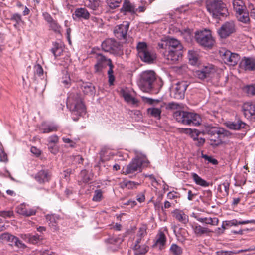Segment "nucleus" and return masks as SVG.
Returning a JSON list of instances; mask_svg holds the SVG:
<instances>
[{
	"label": "nucleus",
	"instance_id": "1",
	"mask_svg": "<svg viewBox=\"0 0 255 255\" xmlns=\"http://www.w3.org/2000/svg\"><path fill=\"white\" fill-rule=\"evenodd\" d=\"M137 84L142 91L157 94L163 86V82L160 78H156L154 71L147 70L141 73Z\"/></svg>",
	"mask_w": 255,
	"mask_h": 255
},
{
	"label": "nucleus",
	"instance_id": "2",
	"mask_svg": "<svg viewBox=\"0 0 255 255\" xmlns=\"http://www.w3.org/2000/svg\"><path fill=\"white\" fill-rule=\"evenodd\" d=\"M165 48L168 50V53L164 54V56L168 64H172L182 59L183 53V46L180 41L170 36L165 38Z\"/></svg>",
	"mask_w": 255,
	"mask_h": 255
},
{
	"label": "nucleus",
	"instance_id": "3",
	"mask_svg": "<svg viewBox=\"0 0 255 255\" xmlns=\"http://www.w3.org/2000/svg\"><path fill=\"white\" fill-rule=\"evenodd\" d=\"M203 135L207 134L209 136L210 145L218 146L223 143V140L225 137L231 135V133L222 128L207 126L202 130Z\"/></svg>",
	"mask_w": 255,
	"mask_h": 255
},
{
	"label": "nucleus",
	"instance_id": "4",
	"mask_svg": "<svg viewBox=\"0 0 255 255\" xmlns=\"http://www.w3.org/2000/svg\"><path fill=\"white\" fill-rule=\"evenodd\" d=\"M67 106L72 112V118L74 121H77L80 117L86 114V107L78 94H73L69 97Z\"/></svg>",
	"mask_w": 255,
	"mask_h": 255
},
{
	"label": "nucleus",
	"instance_id": "5",
	"mask_svg": "<svg viewBox=\"0 0 255 255\" xmlns=\"http://www.w3.org/2000/svg\"><path fill=\"white\" fill-rule=\"evenodd\" d=\"M207 10L215 19L227 17L229 13L226 5L223 0H207L206 1Z\"/></svg>",
	"mask_w": 255,
	"mask_h": 255
},
{
	"label": "nucleus",
	"instance_id": "6",
	"mask_svg": "<svg viewBox=\"0 0 255 255\" xmlns=\"http://www.w3.org/2000/svg\"><path fill=\"white\" fill-rule=\"evenodd\" d=\"M173 117L177 122L185 125L198 126L201 122V118L198 114L182 110L174 112Z\"/></svg>",
	"mask_w": 255,
	"mask_h": 255
},
{
	"label": "nucleus",
	"instance_id": "7",
	"mask_svg": "<svg viewBox=\"0 0 255 255\" xmlns=\"http://www.w3.org/2000/svg\"><path fill=\"white\" fill-rule=\"evenodd\" d=\"M101 46L104 51L116 56H120L123 54L122 45L114 39H106L102 43Z\"/></svg>",
	"mask_w": 255,
	"mask_h": 255
},
{
	"label": "nucleus",
	"instance_id": "8",
	"mask_svg": "<svg viewBox=\"0 0 255 255\" xmlns=\"http://www.w3.org/2000/svg\"><path fill=\"white\" fill-rule=\"evenodd\" d=\"M196 42L205 49H211L215 41L211 34L207 31H197L195 33Z\"/></svg>",
	"mask_w": 255,
	"mask_h": 255
},
{
	"label": "nucleus",
	"instance_id": "9",
	"mask_svg": "<svg viewBox=\"0 0 255 255\" xmlns=\"http://www.w3.org/2000/svg\"><path fill=\"white\" fill-rule=\"evenodd\" d=\"M145 163L148 164L149 162L147 160H145L141 157L137 156L132 159L125 168H123V173L125 175H128L141 172L142 170V165Z\"/></svg>",
	"mask_w": 255,
	"mask_h": 255
},
{
	"label": "nucleus",
	"instance_id": "10",
	"mask_svg": "<svg viewBox=\"0 0 255 255\" xmlns=\"http://www.w3.org/2000/svg\"><path fill=\"white\" fill-rule=\"evenodd\" d=\"M96 63L94 66V73L99 75L104 74V69L107 66H114L112 60L107 58L105 56L100 53H96Z\"/></svg>",
	"mask_w": 255,
	"mask_h": 255
},
{
	"label": "nucleus",
	"instance_id": "11",
	"mask_svg": "<svg viewBox=\"0 0 255 255\" xmlns=\"http://www.w3.org/2000/svg\"><path fill=\"white\" fill-rule=\"evenodd\" d=\"M124 241V237L121 235L109 236L104 239V243L106 244L109 251L116 252L121 248V245Z\"/></svg>",
	"mask_w": 255,
	"mask_h": 255
},
{
	"label": "nucleus",
	"instance_id": "12",
	"mask_svg": "<svg viewBox=\"0 0 255 255\" xmlns=\"http://www.w3.org/2000/svg\"><path fill=\"white\" fill-rule=\"evenodd\" d=\"M236 31V26L232 21H227L217 30L219 36L222 39H226Z\"/></svg>",
	"mask_w": 255,
	"mask_h": 255
},
{
	"label": "nucleus",
	"instance_id": "13",
	"mask_svg": "<svg viewBox=\"0 0 255 255\" xmlns=\"http://www.w3.org/2000/svg\"><path fill=\"white\" fill-rule=\"evenodd\" d=\"M129 27V22L125 21L123 24L117 25L114 30V34L119 40H127V32Z\"/></svg>",
	"mask_w": 255,
	"mask_h": 255
},
{
	"label": "nucleus",
	"instance_id": "14",
	"mask_svg": "<svg viewBox=\"0 0 255 255\" xmlns=\"http://www.w3.org/2000/svg\"><path fill=\"white\" fill-rule=\"evenodd\" d=\"M189 86L187 81H181L178 82L175 85L173 97L176 99H182L184 98L185 93Z\"/></svg>",
	"mask_w": 255,
	"mask_h": 255
},
{
	"label": "nucleus",
	"instance_id": "15",
	"mask_svg": "<svg viewBox=\"0 0 255 255\" xmlns=\"http://www.w3.org/2000/svg\"><path fill=\"white\" fill-rule=\"evenodd\" d=\"M240 68L246 71L255 70V58L253 57H244L240 62Z\"/></svg>",
	"mask_w": 255,
	"mask_h": 255
},
{
	"label": "nucleus",
	"instance_id": "16",
	"mask_svg": "<svg viewBox=\"0 0 255 255\" xmlns=\"http://www.w3.org/2000/svg\"><path fill=\"white\" fill-rule=\"evenodd\" d=\"M72 17L74 20H87L90 19V14L86 8L79 7L75 9Z\"/></svg>",
	"mask_w": 255,
	"mask_h": 255
},
{
	"label": "nucleus",
	"instance_id": "17",
	"mask_svg": "<svg viewBox=\"0 0 255 255\" xmlns=\"http://www.w3.org/2000/svg\"><path fill=\"white\" fill-rule=\"evenodd\" d=\"M138 56L143 62L148 64L154 63L157 59L156 54L149 49L143 52Z\"/></svg>",
	"mask_w": 255,
	"mask_h": 255
},
{
	"label": "nucleus",
	"instance_id": "18",
	"mask_svg": "<svg viewBox=\"0 0 255 255\" xmlns=\"http://www.w3.org/2000/svg\"><path fill=\"white\" fill-rule=\"evenodd\" d=\"M51 176L50 172L48 169H42L35 175V179L40 184H43L49 181Z\"/></svg>",
	"mask_w": 255,
	"mask_h": 255
},
{
	"label": "nucleus",
	"instance_id": "19",
	"mask_svg": "<svg viewBox=\"0 0 255 255\" xmlns=\"http://www.w3.org/2000/svg\"><path fill=\"white\" fill-rule=\"evenodd\" d=\"M16 212L25 217H29L35 215L36 210L34 208H27L24 203L21 204L16 207Z\"/></svg>",
	"mask_w": 255,
	"mask_h": 255
},
{
	"label": "nucleus",
	"instance_id": "20",
	"mask_svg": "<svg viewBox=\"0 0 255 255\" xmlns=\"http://www.w3.org/2000/svg\"><path fill=\"white\" fill-rule=\"evenodd\" d=\"M120 12L124 15H126L127 13H129L131 15L135 14L136 13L135 6L129 0H124Z\"/></svg>",
	"mask_w": 255,
	"mask_h": 255
},
{
	"label": "nucleus",
	"instance_id": "21",
	"mask_svg": "<svg viewBox=\"0 0 255 255\" xmlns=\"http://www.w3.org/2000/svg\"><path fill=\"white\" fill-rule=\"evenodd\" d=\"M46 219L52 230L54 231L59 230V221L61 219L59 215L56 214L47 215Z\"/></svg>",
	"mask_w": 255,
	"mask_h": 255
},
{
	"label": "nucleus",
	"instance_id": "22",
	"mask_svg": "<svg viewBox=\"0 0 255 255\" xmlns=\"http://www.w3.org/2000/svg\"><path fill=\"white\" fill-rule=\"evenodd\" d=\"M243 110L245 117H253L255 119V104L252 102H246L243 106Z\"/></svg>",
	"mask_w": 255,
	"mask_h": 255
},
{
	"label": "nucleus",
	"instance_id": "23",
	"mask_svg": "<svg viewBox=\"0 0 255 255\" xmlns=\"http://www.w3.org/2000/svg\"><path fill=\"white\" fill-rule=\"evenodd\" d=\"M226 126L230 129L240 130L242 128L247 129L248 126L244 122L238 119L234 122H228Z\"/></svg>",
	"mask_w": 255,
	"mask_h": 255
},
{
	"label": "nucleus",
	"instance_id": "24",
	"mask_svg": "<svg viewBox=\"0 0 255 255\" xmlns=\"http://www.w3.org/2000/svg\"><path fill=\"white\" fill-rule=\"evenodd\" d=\"M213 69L211 67H205L201 70L196 71V76L201 80H204L210 78Z\"/></svg>",
	"mask_w": 255,
	"mask_h": 255
},
{
	"label": "nucleus",
	"instance_id": "25",
	"mask_svg": "<svg viewBox=\"0 0 255 255\" xmlns=\"http://www.w3.org/2000/svg\"><path fill=\"white\" fill-rule=\"evenodd\" d=\"M167 241V238L165 234L162 231H159L156 236V240L154 244L152 245V248H155L157 245L159 246L160 250L164 249Z\"/></svg>",
	"mask_w": 255,
	"mask_h": 255
},
{
	"label": "nucleus",
	"instance_id": "26",
	"mask_svg": "<svg viewBox=\"0 0 255 255\" xmlns=\"http://www.w3.org/2000/svg\"><path fill=\"white\" fill-rule=\"evenodd\" d=\"M192 229L194 233L198 237L202 236L204 234L208 235L209 233L212 232L208 228L202 227L198 224L192 226Z\"/></svg>",
	"mask_w": 255,
	"mask_h": 255
},
{
	"label": "nucleus",
	"instance_id": "27",
	"mask_svg": "<svg viewBox=\"0 0 255 255\" xmlns=\"http://www.w3.org/2000/svg\"><path fill=\"white\" fill-rule=\"evenodd\" d=\"M227 58L225 59L224 62L225 64L235 66L237 64L240 59V56L239 54L235 53H232L230 52Z\"/></svg>",
	"mask_w": 255,
	"mask_h": 255
},
{
	"label": "nucleus",
	"instance_id": "28",
	"mask_svg": "<svg viewBox=\"0 0 255 255\" xmlns=\"http://www.w3.org/2000/svg\"><path fill=\"white\" fill-rule=\"evenodd\" d=\"M249 223L255 224V220H247L244 221H238L236 219H233L229 221H224L223 225L225 224L227 227L236 226L238 225L247 224Z\"/></svg>",
	"mask_w": 255,
	"mask_h": 255
},
{
	"label": "nucleus",
	"instance_id": "29",
	"mask_svg": "<svg viewBox=\"0 0 255 255\" xmlns=\"http://www.w3.org/2000/svg\"><path fill=\"white\" fill-rule=\"evenodd\" d=\"M100 5V0H89L87 2L86 6L88 8L93 11V13L95 15L99 14L98 11Z\"/></svg>",
	"mask_w": 255,
	"mask_h": 255
},
{
	"label": "nucleus",
	"instance_id": "30",
	"mask_svg": "<svg viewBox=\"0 0 255 255\" xmlns=\"http://www.w3.org/2000/svg\"><path fill=\"white\" fill-rule=\"evenodd\" d=\"M80 175L83 182L88 183L93 180L94 174L92 171L83 169L81 171Z\"/></svg>",
	"mask_w": 255,
	"mask_h": 255
},
{
	"label": "nucleus",
	"instance_id": "31",
	"mask_svg": "<svg viewBox=\"0 0 255 255\" xmlns=\"http://www.w3.org/2000/svg\"><path fill=\"white\" fill-rule=\"evenodd\" d=\"M80 87L85 94L93 95L95 93V86L91 83L83 82Z\"/></svg>",
	"mask_w": 255,
	"mask_h": 255
},
{
	"label": "nucleus",
	"instance_id": "32",
	"mask_svg": "<svg viewBox=\"0 0 255 255\" xmlns=\"http://www.w3.org/2000/svg\"><path fill=\"white\" fill-rule=\"evenodd\" d=\"M189 63L192 65L197 64L199 59L198 52L194 50H189L188 52Z\"/></svg>",
	"mask_w": 255,
	"mask_h": 255
},
{
	"label": "nucleus",
	"instance_id": "33",
	"mask_svg": "<svg viewBox=\"0 0 255 255\" xmlns=\"http://www.w3.org/2000/svg\"><path fill=\"white\" fill-rule=\"evenodd\" d=\"M51 51L54 55L55 58L60 56L63 53V48L62 44L55 42L53 43V47L51 49Z\"/></svg>",
	"mask_w": 255,
	"mask_h": 255
},
{
	"label": "nucleus",
	"instance_id": "34",
	"mask_svg": "<svg viewBox=\"0 0 255 255\" xmlns=\"http://www.w3.org/2000/svg\"><path fill=\"white\" fill-rule=\"evenodd\" d=\"M237 15L239 21L244 23H247L250 21V18H251L250 10H249V9L248 11H246V9H245L241 13H237Z\"/></svg>",
	"mask_w": 255,
	"mask_h": 255
},
{
	"label": "nucleus",
	"instance_id": "35",
	"mask_svg": "<svg viewBox=\"0 0 255 255\" xmlns=\"http://www.w3.org/2000/svg\"><path fill=\"white\" fill-rule=\"evenodd\" d=\"M254 248H248L245 250H240L238 251H224V250H219L216 252V254L217 255H236L237 254H239L240 253L243 252H247L249 251H253L254 250Z\"/></svg>",
	"mask_w": 255,
	"mask_h": 255
},
{
	"label": "nucleus",
	"instance_id": "36",
	"mask_svg": "<svg viewBox=\"0 0 255 255\" xmlns=\"http://www.w3.org/2000/svg\"><path fill=\"white\" fill-rule=\"evenodd\" d=\"M147 114L149 117H154L157 119L161 118V110L158 108H149L147 109Z\"/></svg>",
	"mask_w": 255,
	"mask_h": 255
},
{
	"label": "nucleus",
	"instance_id": "37",
	"mask_svg": "<svg viewBox=\"0 0 255 255\" xmlns=\"http://www.w3.org/2000/svg\"><path fill=\"white\" fill-rule=\"evenodd\" d=\"M234 10L237 13H240L246 9L244 2L241 0H233L232 2Z\"/></svg>",
	"mask_w": 255,
	"mask_h": 255
},
{
	"label": "nucleus",
	"instance_id": "38",
	"mask_svg": "<svg viewBox=\"0 0 255 255\" xmlns=\"http://www.w3.org/2000/svg\"><path fill=\"white\" fill-rule=\"evenodd\" d=\"M192 177L195 183L198 185L202 187H208L210 185V183L209 182H207L204 179L201 178L195 173H192Z\"/></svg>",
	"mask_w": 255,
	"mask_h": 255
},
{
	"label": "nucleus",
	"instance_id": "39",
	"mask_svg": "<svg viewBox=\"0 0 255 255\" xmlns=\"http://www.w3.org/2000/svg\"><path fill=\"white\" fill-rule=\"evenodd\" d=\"M169 252L172 255H182L183 249L176 244L173 243L170 247Z\"/></svg>",
	"mask_w": 255,
	"mask_h": 255
},
{
	"label": "nucleus",
	"instance_id": "40",
	"mask_svg": "<svg viewBox=\"0 0 255 255\" xmlns=\"http://www.w3.org/2000/svg\"><path fill=\"white\" fill-rule=\"evenodd\" d=\"M15 236L8 233L5 232L2 233L0 236V239L3 240V241H6L9 242L10 244L13 246V243L14 242V238H15Z\"/></svg>",
	"mask_w": 255,
	"mask_h": 255
},
{
	"label": "nucleus",
	"instance_id": "41",
	"mask_svg": "<svg viewBox=\"0 0 255 255\" xmlns=\"http://www.w3.org/2000/svg\"><path fill=\"white\" fill-rule=\"evenodd\" d=\"M186 130L187 131V133L189 134L191 137L195 141L198 139V136L200 134L202 133V131H200L196 129L189 128L186 129Z\"/></svg>",
	"mask_w": 255,
	"mask_h": 255
},
{
	"label": "nucleus",
	"instance_id": "42",
	"mask_svg": "<svg viewBox=\"0 0 255 255\" xmlns=\"http://www.w3.org/2000/svg\"><path fill=\"white\" fill-rule=\"evenodd\" d=\"M174 216L177 220L183 224L188 222V216L183 213L175 212Z\"/></svg>",
	"mask_w": 255,
	"mask_h": 255
},
{
	"label": "nucleus",
	"instance_id": "43",
	"mask_svg": "<svg viewBox=\"0 0 255 255\" xmlns=\"http://www.w3.org/2000/svg\"><path fill=\"white\" fill-rule=\"evenodd\" d=\"M114 68V66H110V68H109V70L107 71L108 77V82L110 86L114 85V82L115 80V76L114 75V71L113 68Z\"/></svg>",
	"mask_w": 255,
	"mask_h": 255
},
{
	"label": "nucleus",
	"instance_id": "44",
	"mask_svg": "<svg viewBox=\"0 0 255 255\" xmlns=\"http://www.w3.org/2000/svg\"><path fill=\"white\" fill-rule=\"evenodd\" d=\"M49 24L50 29L57 33H61V26L57 21L53 20Z\"/></svg>",
	"mask_w": 255,
	"mask_h": 255
},
{
	"label": "nucleus",
	"instance_id": "45",
	"mask_svg": "<svg viewBox=\"0 0 255 255\" xmlns=\"http://www.w3.org/2000/svg\"><path fill=\"white\" fill-rule=\"evenodd\" d=\"M230 52L231 51L230 50L225 48H221L219 49L218 54L219 57L222 59L223 62L225 61V59L227 58Z\"/></svg>",
	"mask_w": 255,
	"mask_h": 255
},
{
	"label": "nucleus",
	"instance_id": "46",
	"mask_svg": "<svg viewBox=\"0 0 255 255\" xmlns=\"http://www.w3.org/2000/svg\"><path fill=\"white\" fill-rule=\"evenodd\" d=\"M134 250L136 251V253H135L134 255H144L149 251V247L144 244L142 246H140V248Z\"/></svg>",
	"mask_w": 255,
	"mask_h": 255
},
{
	"label": "nucleus",
	"instance_id": "47",
	"mask_svg": "<svg viewBox=\"0 0 255 255\" xmlns=\"http://www.w3.org/2000/svg\"><path fill=\"white\" fill-rule=\"evenodd\" d=\"M41 239V236L38 234H35L34 235L30 234L28 243L32 244H36L38 243Z\"/></svg>",
	"mask_w": 255,
	"mask_h": 255
},
{
	"label": "nucleus",
	"instance_id": "48",
	"mask_svg": "<svg viewBox=\"0 0 255 255\" xmlns=\"http://www.w3.org/2000/svg\"><path fill=\"white\" fill-rule=\"evenodd\" d=\"M136 48L138 51V55H139L143 52H144L148 50L146 43L144 42H139L137 44Z\"/></svg>",
	"mask_w": 255,
	"mask_h": 255
},
{
	"label": "nucleus",
	"instance_id": "49",
	"mask_svg": "<svg viewBox=\"0 0 255 255\" xmlns=\"http://www.w3.org/2000/svg\"><path fill=\"white\" fill-rule=\"evenodd\" d=\"M57 127L55 125H47L45 128H41V132L43 133H47L52 131H57Z\"/></svg>",
	"mask_w": 255,
	"mask_h": 255
},
{
	"label": "nucleus",
	"instance_id": "50",
	"mask_svg": "<svg viewBox=\"0 0 255 255\" xmlns=\"http://www.w3.org/2000/svg\"><path fill=\"white\" fill-rule=\"evenodd\" d=\"M244 90L248 95H255V85H247Z\"/></svg>",
	"mask_w": 255,
	"mask_h": 255
},
{
	"label": "nucleus",
	"instance_id": "51",
	"mask_svg": "<svg viewBox=\"0 0 255 255\" xmlns=\"http://www.w3.org/2000/svg\"><path fill=\"white\" fill-rule=\"evenodd\" d=\"M61 82L66 87H69L70 86L71 79L70 78L69 74L67 71L64 75V77H63Z\"/></svg>",
	"mask_w": 255,
	"mask_h": 255
},
{
	"label": "nucleus",
	"instance_id": "52",
	"mask_svg": "<svg viewBox=\"0 0 255 255\" xmlns=\"http://www.w3.org/2000/svg\"><path fill=\"white\" fill-rule=\"evenodd\" d=\"M192 217L195 218L197 221L201 223H204L206 224H210V222H212L211 217L201 218L196 215L194 213H193Z\"/></svg>",
	"mask_w": 255,
	"mask_h": 255
},
{
	"label": "nucleus",
	"instance_id": "53",
	"mask_svg": "<svg viewBox=\"0 0 255 255\" xmlns=\"http://www.w3.org/2000/svg\"><path fill=\"white\" fill-rule=\"evenodd\" d=\"M14 239L13 246L22 249H24L26 247V246L18 237L15 236Z\"/></svg>",
	"mask_w": 255,
	"mask_h": 255
},
{
	"label": "nucleus",
	"instance_id": "54",
	"mask_svg": "<svg viewBox=\"0 0 255 255\" xmlns=\"http://www.w3.org/2000/svg\"><path fill=\"white\" fill-rule=\"evenodd\" d=\"M48 149L49 152L56 155L59 151V148L56 144H48Z\"/></svg>",
	"mask_w": 255,
	"mask_h": 255
},
{
	"label": "nucleus",
	"instance_id": "55",
	"mask_svg": "<svg viewBox=\"0 0 255 255\" xmlns=\"http://www.w3.org/2000/svg\"><path fill=\"white\" fill-rule=\"evenodd\" d=\"M121 1L122 0H110L108 4L111 9H114L119 6V4Z\"/></svg>",
	"mask_w": 255,
	"mask_h": 255
},
{
	"label": "nucleus",
	"instance_id": "56",
	"mask_svg": "<svg viewBox=\"0 0 255 255\" xmlns=\"http://www.w3.org/2000/svg\"><path fill=\"white\" fill-rule=\"evenodd\" d=\"M14 216L13 211L12 210L8 211H0V216L4 218H11Z\"/></svg>",
	"mask_w": 255,
	"mask_h": 255
},
{
	"label": "nucleus",
	"instance_id": "57",
	"mask_svg": "<svg viewBox=\"0 0 255 255\" xmlns=\"http://www.w3.org/2000/svg\"><path fill=\"white\" fill-rule=\"evenodd\" d=\"M102 197V192L101 190H96L93 197L92 200L94 201L99 202L101 200Z\"/></svg>",
	"mask_w": 255,
	"mask_h": 255
},
{
	"label": "nucleus",
	"instance_id": "58",
	"mask_svg": "<svg viewBox=\"0 0 255 255\" xmlns=\"http://www.w3.org/2000/svg\"><path fill=\"white\" fill-rule=\"evenodd\" d=\"M164 104L166 105V109L167 110L177 109L179 107V105L178 103L174 102H169L167 104L164 103Z\"/></svg>",
	"mask_w": 255,
	"mask_h": 255
},
{
	"label": "nucleus",
	"instance_id": "59",
	"mask_svg": "<svg viewBox=\"0 0 255 255\" xmlns=\"http://www.w3.org/2000/svg\"><path fill=\"white\" fill-rule=\"evenodd\" d=\"M10 20L15 21L17 24H19L22 21L21 15L18 13H15L12 15Z\"/></svg>",
	"mask_w": 255,
	"mask_h": 255
},
{
	"label": "nucleus",
	"instance_id": "60",
	"mask_svg": "<svg viewBox=\"0 0 255 255\" xmlns=\"http://www.w3.org/2000/svg\"><path fill=\"white\" fill-rule=\"evenodd\" d=\"M139 184L138 182H135L134 181H128L125 183V186L128 189H131L135 187L137 185H138Z\"/></svg>",
	"mask_w": 255,
	"mask_h": 255
},
{
	"label": "nucleus",
	"instance_id": "61",
	"mask_svg": "<svg viewBox=\"0 0 255 255\" xmlns=\"http://www.w3.org/2000/svg\"><path fill=\"white\" fill-rule=\"evenodd\" d=\"M249 10H250V17L255 20V5L250 4L248 6Z\"/></svg>",
	"mask_w": 255,
	"mask_h": 255
},
{
	"label": "nucleus",
	"instance_id": "62",
	"mask_svg": "<svg viewBox=\"0 0 255 255\" xmlns=\"http://www.w3.org/2000/svg\"><path fill=\"white\" fill-rule=\"evenodd\" d=\"M35 74H36L38 76H41L43 74V69L39 64H37L35 66Z\"/></svg>",
	"mask_w": 255,
	"mask_h": 255
},
{
	"label": "nucleus",
	"instance_id": "63",
	"mask_svg": "<svg viewBox=\"0 0 255 255\" xmlns=\"http://www.w3.org/2000/svg\"><path fill=\"white\" fill-rule=\"evenodd\" d=\"M58 137L56 135H53L48 138V144H56L58 142Z\"/></svg>",
	"mask_w": 255,
	"mask_h": 255
},
{
	"label": "nucleus",
	"instance_id": "64",
	"mask_svg": "<svg viewBox=\"0 0 255 255\" xmlns=\"http://www.w3.org/2000/svg\"><path fill=\"white\" fill-rule=\"evenodd\" d=\"M43 16L44 18V19L48 23H50L52 21H53L54 19L52 17L50 14H49L47 12H44L43 13Z\"/></svg>",
	"mask_w": 255,
	"mask_h": 255
}]
</instances>
